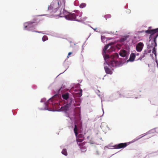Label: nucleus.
<instances>
[{
  "label": "nucleus",
  "instance_id": "f257e3e1",
  "mask_svg": "<svg viewBox=\"0 0 158 158\" xmlns=\"http://www.w3.org/2000/svg\"><path fill=\"white\" fill-rule=\"evenodd\" d=\"M59 7H61L63 8V10L62 12L60 11V16L61 17H65V18L68 20H74L78 22L83 21L87 19V17H85L82 18L81 16L82 13L78 11H77L75 13H70L67 12L64 10L65 2L64 0H60L57 2Z\"/></svg>",
  "mask_w": 158,
  "mask_h": 158
},
{
  "label": "nucleus",
  "instance_id": "f03ea898",
  "mask_svg": "<svg viewBox=\"0 0 158 158\" xmlns=\"http://www.w3.org/2000/svg\"><path fill=\"white\" fill-rule=\"evenodd\" d=\"M145 32L147 34H150L149 37V38L150 39V40L149 41V42H151V44H150L149 43L148 45V48H153L152 53L154 54L155 56H156V51L155 47L157 46L156 40L158 36V28L152 30H147L145 31Z\"/></svg>",
  "mask_w": 158,
  "mask_h": 158
},
{
  "label": "nucleus",
  "instance_id": "7ed1b4c3",
  "mask_svg": "<svg viewBox=\"0 0 158 158\" xmlns=\"http://www.w3.org/2000/svg\"><path fill=\"white\" fill-rule=\"evenodd\" d=\"M127 145V143H122L115 145L114 147L115 149H120L124 148L126 147Z\"/></svg>",
  "mask_w": 158,
  "mask_h": 158
},
{
  "label": "nucleus",
  "instance_id": "20e7f679",
  "mask_svg": "<svg viewBox=\"0 0 158 158\" xmlns=\"http://www.w3.org/2000/svg\"><path fill=\"white\" fill-rule=\"evenodd\" d=\"M143 44L142 42L138 44L136 47V49L138 52H141L143 48Z\"/></svg>",
  "mask_w": 158,
  "mask_h": 158
},
{
  "label": "nucleus",
  "instance_id": "39448f33",
  "mask_svg": "<svg viewBox=\"0 0 158 158\" xmlns=\"http://www.w3.org/2000/svg\"><path fill=\"white\" fill-rule=\"evenodd\" d=\"M85 142L81 143L79 144V146L80 147L81 151L83 152H85L86 151V147L85 146Z\"/></svg>",
  "mask_w": 158,
  "mask_h": 158
},
{
  "label": "nucleus",
  "instance_id": "423d86ee",
  "mask_svg": "<svg viewBox=\"0 0 158 158\" xmlns=\"http://www.w3.org/2000/svg\"><path fill=\"white\" fill-rule=\"evenodd\" d=\"M69 104H67L64 106H62L60 109L61 111L66 112L69 110Z\"/></svg>",
  "mask_w": 158,
  "mask_h": 158
},
{
  "label": "nucleus",
  "instance_id": "0eeeda50",
  "mask_svg": "<svg viewBox=\"0 0 158 158\" xmlns=\"http://www.w3.org/2000/svg\"><path fill=\"white\" fill-rule=\"evenodd\" d=\"M35 23L34 22L30 21L26 23L27 25L25 26V28H30L33 27V23Z\"/></svg>",
  "mask_w": 158,
  "mask_h": 158
},
{
  "label": "nucleus",
  "instance_id": "6e6552de",
  "mask_svg": "<svg viewBox=\"0 0 158 158\" xmlns=\"http://www.w3.org/2000/svg\"><path fill=\"white\" fill-rule=\"evenodd\" d=\"M127 54V51L124 50H121L119 52L120 55L123 57H125Z\"/></svg>",
  "mask_w": 158,
  "mask_h": 158
},
{
  "label": "nucleus",
  "instance_id": "1a4fd4ad",
  "mask_svg": "<svg viewBox=\"0 0 158 158\" xmlns=\"http://www.w3.org/2000/svg\"><path fill=\"white\" fill-rule=\"evenodd\" d=\"M135 56L134 53H132L131 54L129 59V60H127V62L131 61L133 62L134 60Z\"/></svg>",
  "mask_w": 158,
  "mask_h": 158
},
{
  "label": "nucleus",
  "instance_id": "9d476101",
  "mask_svg": "<svg viewBox=\"0 0 158 158\" xmlns=\"http://www.w3.org/2000/svg\"><path fill=\"white\" fill-rule=\"evenodd\" d=\"M104 69L105 70L106 73L107 74H112L113 72H112L111 70L110 69H109L107 66H105Z\"/></svg>",
  "mask_w": 158,
  "mask_h": 158
},
{
  "label": "nucleus",
  "instance_id": "9b49d317",
  "mask_svg": "<svg viewBox=\"0 0 158 158\" xmlns=\"http://www.w3.org/2000/svg\"><path fill=\"white\" fill-rule=\"evenodd\" d=\"M116 62L114 60H110L108 63V64L109 66L111 67H114L115 65Z\"/></svg>",
  "mask_w": 158,
  "mask_h": 158
},
{
  "label": "nucleus",
  "instance_id": "f8f14e48",
  "mask_svg": "<svg viewBox=\"0 0 158 158\" xmlns=\"http://www.w3.org/2000/svg\"><path fill=\"white\" fill-rule=\"evenodd\" d=\"M56 8V7L55 6H54V3H51L50 6H48V9L49 10H51L53 9H54Z\"/></svg>",
  "mask_w": 158,
  "mask_h": 158
},
{
  "label": "nucleus",
  "instance_id": "ddd939ff",
  "mask_svg": "<svg viewBox=\"0 0 158 158\" xmlns=\"http://www.w3.org/2000/svg\"><path fill=\"white\" fill-rule=\"evenodd\" d=\"M62 98L65 99L67 100L69 97V94L68 93L63 94L62 95Z\"/></svg>",
  "mask_w": 158,
  "mask_h": 158
},
{
  "label": "nucleus",
  "instance_id": "4468645a",
  "mask_svg": "<svg viewBox=\"0 0 158 158\" xmlns=\"http://www.w3.org/2000/svg\"><path fill=\"white\" fill-rule=\"evenodd\" d=\"M110 45V44H109L106 45L103 48V53H104V54L106 53V50L108 48V47Z\"/></svg>",
  "mask_w": 158,
  "mask_h": 158
},
{
  "label": "nucleus",
  "instance_id": "2eb2a0df",
  "mask_svg": "<svg viewBox=\"0 0 158 158\" xmlns=\"http://www.w3.org/2000/svg\"><path fill=\"white\" fill-rule=\"evenodd\" d=\"M74 132L76 136H77L78 134V133L77 132V126L76 125H75L74 126Z\"/></svg>",
  "mask_w": 158,
  "mask_h": 158
},
{
  "label": "nucleus",
  "instance_id": "dca6fc26",
  "mask_svg": "<svg viewBox=\"0 0 158 158\" xmlns=\"http://www.w3.org/2000/svg\"><path fill=\"white\" fill-rule=\"evenodd\" d=\"M83 140L84 139H77V141L78 145H79V143H81L83 141Z\"/></svg>",
  "mask_w": 158,
  "mask_h": 158
},
{
  "label": "nucleus",
  "instance_id": "f3484780",
  "mask_svg": "<svg viewBox=\"0 0 158 158\" xmlns=\"http://www.w3.org/2000/svg\"><path fill=\"white\" fill-rule=\"evenodd\" d=\"M61 153L63 154L65 156H67V152L66 149H63L61 152Z\"/></svg>",
  "mask_w": 158,
  "mask_h": 158
},
{
  "label": "nucleus",
  "instance_id": "a211bd4d",
  "mask_svg": "<svg viewBox=\"0 0 158 158\" xmlns=\"http://www.w3.org/2000/svg\"><path fill=\"white\" fill-rule=\"evenodd\" d=\"M151 50H148V52H146L145 51H144V53L143 54V56H142V57L143 58L144 57H145V55L147 54L148 53H151Z\"/></svg>",
  "mask_w": 158,
  "mask_h": 158
},
{
  "label": "nucleus",
  "instance_id": "6ab92c4d",
  "mask_svg": "<svg viewBox=\"0 0 158 158\" xmlns=\"http://www.w3.org/2000/svg\"><path fill=\"white\" fill-rule=\"evenodd\" d=\"M48 38L47 36L46 35H44L42 38V40L43 41H45L47 40H48Z\"/></svg>",
  "mask_w": 158,
  "mask_h": 158
},
{
  "label": "nucleus",
  "instance_id": "aec40b11",
  "mask_svg": "<svg viewBox=\"0 0 158 158\" xmlns=\"http://www.w3.org/2000/svg\"><path fill=\"white\" fill-rule=\"evenodd\" d=\"M128 36H127L125 37H124L123 38H122L121 39V40L122 41H125L127 39V38L128 37Z\"/></svg>",
  "mask_w": 158,
  "mask_h": 158
},
{
  "label": "nucleus",
  "instance_id": "412c9836",
  "mask_svg": "<svg viewBox=\"0 0 158 158\" xmlns=\"http://www.w3.org/2000/svg\"><path fill=\"white\" fill-rule=\"evenodd\" d=\"M86 6V4L85 3H82L80 6L81 8H82L85 7Z\"/></svg>",
  "mask_w": 158,
  "mask_h": 158
},
{
  "label": "nucleus",
  "instance_id": "4be33fe9",
  "mask_svg": "<svg viewBox=\"0 0 158 158\" xmlns=\"http://www.w3.org/2000/svg\"><path fill=\"white\" fill-rule=\"evenodd\" d=\"M111 17V15L110 14L106 15H105V17L106 18V20L107 19H109Z\"/></svg>",
  "mask_w": 158,
  "mask_h": 158
},
{
  "label": "nucleus",
  "instance_id": "5701e85b",
  "mask_svg": "<svg viewBox=\"0 0 158 158\" xmlns=\"http://www.w3.org/2000/svg\"><path fill=\"white\" fill-rule=\"evenodd\" d=\"M69 101H70V102H69V105H70V106L71 104H72L73 102L74 103V101H73V99H70Z\"/></svg>",
  "mask_w": 158,
  "mask_h": 158
},
{
  "label": "nucleus",
  "instance_id": "b1692460",
  "mask_svg": "<svg viewBox=\"0 0 158 158\" xmlns=\"http://www.w3.org/2000/svg\"><path fill=\"white\" fill-rule=\"evenodd\" d=\"M82 90L81 89H80V92L79 93V97H81L82 95Z\"/></svg>",
  "mask_w": 158,
  "mask_h": 158
},
{
  "label": "nucleus",
  "instance_id": "393cba45",
  "mask_svg": "<svg viewBox=\"0 0 158 158\" xmlns=\"http://www.w3.org/2000/svg\"><path fill=\"white\" fill-rule=\"evenodd\" d=\"M83 135L82 134H80L78 135L79 137L81 138H82L83 137Z\"/></svg>",
  "mask_w": 158,
  "mask_h": 158
},
{
  "label": "nucleus",
  "instance_id": "a878e982",
  "mask_svg": "<svg viewBox=\"0 0 158 158\" xmlns=\"http://www.w3.org/2000/svg\"><path fill=\"white\" fill-rule=\"evenodd\" d=\"M72 52H69L68 54V55L67 56V57L69 58V56L70 55L72 54Z\"/></svg>",
  "mask_w": 158,
  "mask_h": 158
},
{
  "label": "nucleus",
  "instance_id": "bb28decb",
  "mask_svg": "<svg viewBox=\"0 0 158 158\" xmlns=\"http://www.w3.org/2000/svg\"><path fill=\"white\" fill-rule=\"evenodd\" d=\"M106 58L108 59L109 58V56L108 55H106Z\"/></svg>",
  "mask_w": 158,
  "mask_h": 158
},
{
  "label": "nucleus",
  "instance_id": "cd10ccee",
  "mask_svg": "<svg viewBox=\"0 0 158 158\" xmlns=\"http://www.w3.org/2000/svg\"><path fill=\"white\" fill-rule=\"evenodd\" d=\"M146 135V134H145V135H144V134H143V135H141L140 136H141V135H142V136H141L140 137V138H142V137H143L144 136H145V135Z\"/></svg>",
  "mask_w": 158,
  "mask_h": 158
},
{
  "label": "nucleus",
  "instance_id": "c85d7f7f",
  "mask_svg": "<svg viewBox=\"0 0 158 158\" xmlns=\"http://www.w3.org/2000/svg\"><path fill=\"white\" fill-rule=\"evenodd\" d=\"M57 96V95H56L54 96V97H53L52 98V99H53V98L55 97H56Z\"/></svg>",
  "mask_w": 158,
  "mask_h": 158
},
{
  "label": "nucleus",
  "instance_id": "c756f323",
  "mask_svg": "<svg viewBox=\"0 0 158 158\" xmlns=\"http://www.w3.org/2000/svg\"><path fill=\"white\" fill-rule=\"evenodd\" d=\"M77 87H80V84H78L77 85Z\"/></svg>",
  "mask_w": 158,
  "mask_h": 158
},
{
  "label": "nucleus",
  "instance_id": "7c9ffc66",
  "mask_svg": "<svg viewBox=\"0 0 158 158\" xmlns=\"http://www.w3.org/2000/svg\"><path fill=\"white\" fill-rule=\"evenodd\" d=\"M35 32H36L39 33H41V32H40L38 31H35Z\"/></svg>",
  "mask_w": 158,
  "mask_h": 158
},
{
  "label": "nucleus",
  "instance_id": "2f4dec72",
  "mask_svg": "<svg viewBox=\"0 0 158 158\" xmlns=\"http://www.w3.org/2000/svg\"><path fill=\"white\" fill-rule=\"evenodd\" d=\"M111 33H112V34H116V33H114V32H111Z\"/></svg>",
  "mask_w": 158,
  "mask_h": 158
}]
</instances>
